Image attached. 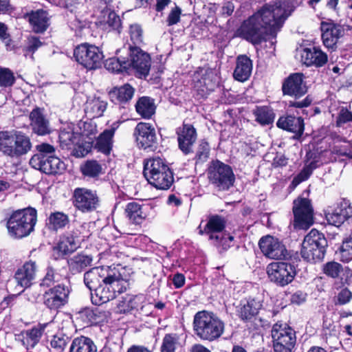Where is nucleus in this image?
I'll return each instance as SVG.
<instances>
[{
  "label": "nucleus",
  "mask_w": 352,
  "mask_h": 352,
  "mask_svg": "<svg viewBox=\"0 0 352 352\" xmlns=\"http://www.w3.org/2000/svg\"><path fill=\"white\" fill-rule=\"evenodd\" d=\"M294 8L292 0L265 3L243 21L236 34L253 44L260 43L265 34L275 37Z\"/></svg>",
  "instance_id": "1"
},
{
  "label": "nucleus",
  "mask_w": 352,
  "mask_h": 352,
  "mask_svg": "<svg viewBox=\"0 0 352 352\" xmlns=\"http://www.w3.org/2000/svg\"><path fill=\"white\" fill-rule=\"evenodd\" d=\"M96 132V125L91 122L80 121L76 127L68 124L60 129V146L72 150V154L77 157H82L91 151Z\"/></svg>",
  "instance_id": "2"
},
{
  "label": "nucleus",
  "mask_w": 352,
  "mask_h": 352,
  "mask_svg": "<svg viewBox=\"0 0 352 352\" xmlns=\"http://www.w3.org/2000/svg\"><path fill=\"white\" fill-rule=\"evenodd\" d=\"M224 327L223 322L212 312L201 311L194 316L193 331L201 340H216L223 333Z\"/></svg>",
  "instance_id": "3"
},
{
  "label": "nucleus",
  "mask_w": 352,
  "mask_h": 352,
  "mask_svg": "<svg viewBox=\"0 0 352 352\" xmlns=\"http://www.w3.org/2000/svg\"><path fill=\"white\" fill-rule=\"evenodd\" d=\"M128 286L127 280L120 273L113 271L94 292H91V302L96 305L107 303L114 299L116 294L124 292Z\"/></svg>",
  "instance_id": "4"
},
{
  "label": "nucleus",
  "mask_w": 352,
  "mask_h": 352,
  "mask_svg": "<svg viewBox=\"0 0 352 352\" xmlns=\"http://www.w3.org/2000/svg\"><path fill=\"white\" fill-rule=\"evenodd\" d=\"M143 173L149 184L158 189L166 190L173 182L170 169L164 160L160 157L147 160L144 164Z\"/></svg>",
  "instance_id": "5"
},
{
  "label": "nucleus",
  "mask_w": 352,
  "mask_h": 352,
  "mask_svg": "<svg viewBox=\"0 0 352 352\" xmlns=\"http://www.w3.org/2000/svg\"><path fill=\"white\" fill-rule=\"evenodd\" d=\"M36 223V211L29 208L14 212L7 221V228L11 236L21 239L34 230Z\"/></svg>",
  "instance_id": "6"
},
{
  "label": "nucleus",
  "mask_w": 352,
  "mask_h": 352,
  "mask_svg": "<svg viewBox=\"0 0 352 352\" xmlns=\"http://www.w3.org/2000/svg\"><path fill=\"white\" fill-rule=\"evenodd\" d=\"M30 138L21 132H0V151L11 157H18L30 151Z\"/></svg>",
  "instance_id": "7"
},
{
  "label": "nucleus",
  "mask_w": 352,
  "mask_h": 352,
  "mask_svg": "<svg viewBox=\"0 0 352 352\" xmlns=\"http://www.w3.org/2000/svg\"><path fill=\"white\" fill-rule=\"evenodd\" d=\"M327 241L323 234L312 229L302 243L301 256L309 262H316L324 258Z\"/></svg>",
  "instance_id": "8"
},
{
  "label": "nucleus",
  "mask_w": 352,
  "mask_h": 352,
  "mask_svg": "<svg viewBox=\"0 0 352 352\" xmlns=\"http://www.w3.org/2000/svg\"><path fill=\"white\" fill-rule=\"evenodd\" d=\"M208 177L210 182L220 190H228L235 181L232 168L219 160L211 162L208 169Z\"/></svg>",
  "instance_id": "9"
},
{
  "label": "nucleus",
  "mask_w": 352,
  "mask_h": 352,
  "mask_svg": "<svg viewBox=\"0 0 352 352\" xmlns=\"http://www.w3.org/2000/svg\"><path fill=\"white\" fill-rule=\"evenodd\" d=\"M91 226V223H84L79 228L64 234L54 249L58 252V256H63L76 250L80 247L81 241L89 236V228Z\"/></svg>",
  "instance_id": "10"
},
{
  "label": "nucleus",
  "mask_w": 352,
  "mask_h": 352,
  "mask_svg": "<svg viewBox=\"0 0 352 352\" xmlns=\"http://www.w3.org/2000/svg\"><path fill=\"white\" fill-rule=\"evenodd\" d=\"M272 337L274 352H292L296 341L295 331L285 324H275Z\"/></svg>",
  "instance_id": "11"
},
{
  "label": "nucleus",
  "mask_w": 352,
  "mask_h": 352,
  "mask_svg": "<svg viewBox=\"0 0 352 352\" xmlns=\"http://www.w3.org/2000/svg\"><path fill=\"white\" fill-rule=\"evenodd\" d=\"M74 56L79 64L87 69L99 67L103 59V54L100 49L88 43L77 46L74 51Z\"/></svg>",
  "instance_id": "12"
},
{
  "label": "nucleus",
  "mask_w": 352,
  "mask_h": 352,
  "mask_svg": "<svg viewBox=\"0 0 352 352\" xmlns=\"http://www.w3.org/2000/svg\"><path fill=\"white\" fill-rule=\"evenodd\" d=\"M267 273L272 282L281 287L292 283L296 274L295 267L285 262H273L269 264Z\"/></svg>",
  "instance_id": "13"
},
{
  "label": "nucleus",
  "mask_w": 352,
  "mask_h": 352,
  "mask_svg": "<svg viewBox=\"0 0 352 352\" xmlns=\"http://www.w3.org/2000/svg\"><path fill=\"white\" fill-rule=\"evenodd\" d=\"M294 226L307 229L313 224V208L309 199L299 197L294 201Z\"/></svg>",
  "instance_id": "14"
},
{
  "label": "nucleus",
  "mask_w": 352,
  "mask_h": 352,
  "mask_svg": "<svg viewBox=\"0 0 352 352\" xmlns=\"http://www.w3.org/2000/svg\"><path fill=\"white\" fill-rule=\"evenodd\" d=\"M73 198L74 206L82 212L94 211L99 203L96 192L86 188H76Z\"/></svg>",
  "instance_id": "15"
},
{
  "label": "nucleus",
  "mask_w": 352,
  "mask_h": 352,
  "mask_svg": "<svg viewBox=\"0 0 352 352\" xmlns=\"http://www.w3.org/2000/svg\"><path fill=\"white\" fill-rule=\"evenodd\" d=\"M258 245L263 255L270 259H283L287 257V250L278 239L266 235L258 242Z\"/></svg>",
  "instance_id": "16"
},
{
  "label": "nucleus",
  "mask_w": 352,
  "mask_h": 352,
  "mask_svg": "<svg viewBox=\"0 0 352 352\" xmlns=\"http://www.w3.org/2000/svg\"><path fill=\"white\" fill-rule=\"evenodd\" d=\"M129 69H133L140 77L146 76L151 67V58L148 54L138 47L130 46Z\"/></svg>",
  "instance_id": "17"
},
{
  "label": "nucleus",
  "mask_w": 352,
  "mask_h": 352,
  "mask_svg": "<svg viewBox=\"0 0 352 352\" xmlns=\"http://www.w3.org/2000/svg\"><path fill=\"white\" fill-rule=\"evenodd\" d=\"M39 156H32L30 164L32 168L46 174H57L65 168V163L55 155H49L48 158L41 162Z\"/></svg>",
  "instance_id": "18"
},
{
  "label": "nucleus",
  "mask_w": 352,
  "mask_h": 352,
  "mask_svg": "<svg viewBox=\"0 0 352 352\" xmlns=\"http://www.w3.org/2000/svg\"><path fill=\"white\" fill-rule=\"evenodd\" d=\"M303 74L294 73L290 74L283 82L282 90L284 95L299 98L304 96L307 88L303 80Z\"/></svg>",
  "instance_id": "19"
},
{
  "label": "nucleus",
  "mask_w": 352,
  "mask_h": 352,
  "mask_svg": "<svg viewBox=\"0 0 352 352\" xmlns=\"http://www.w3.org/2000/svg\"><path fill=\"white\" fill-rule=\"evenodd\" d=\"M138 145L144 149L153 148L157 144L155 128L149 123H138L134 131Z\"/></svg>",
  "instance_id": "20"
},
{
  "label": "nucleus",
  "mask_w": 352,
  "mask_h": 352,
  "mask_svg": "<svg viewBox=\"0 0 352 352\" xmlns=\"http://www.w3.org/2000/svg\"><path fill=\"white\" fill-rule=\"evenodd\" d=\"M69 293L67 287L58 285L45 292L44 303L51 309H57L67 303Z\"/></svg>",
  "instance_id": "21"
},
{
  "label": "nucleus",
  "mask_w": 352,
  "mask_h": 352,
  "mask_svg": "<svg viewBox=\"0 0 352 352\" xmlns=\"http://www.w3.org/2000/svg\"><path fill=\"white\" fill-rule=\"evenodd\" d=\"M320 30L324 45L331 49L336 47L338 40L344 34V29L341 25L332 22L322 21L320 24Z\"/></svg>",
  "instance_id": "22"
},
{
  "label": "nucleus",
  "mask_w": 352,
  "mask_h": 352,
  "mask_svg": "<svg viewBox=\"0 0 352 352\" xmlns=\"http://www.w3.org/2000/svg\"><path fill=\"white\" fill-rule=\"evenodd\" d=\"M36 265L34 261H28L19 268L15 272L14 280L21 288H27L32 285L36 278Z\"/></svg>",
  "instance_id": "23"
},
{
  "label": "nucleus",
  "mask_w": 352,
  "mask_h": 352,
  "mask_svg": "<svg viewBox=\"0 0 352 352\" xmlns=\"http://www.w3.org/2000/svg\"><path fill=\"white\" fill-rule=\"evenodd\" d=\"M113 272L109 267H93L84 274V283L87 287L94 292Z\"/></svg>",
  "instance_id": "24"
},
{
  "label": "nucleus",
  "mask_w": 352,
  "mask_h": 352,
  "mask_svg": "<svg viewBox=\"0 0 352 352\" xmlns=\"http://www.w3.org/2000/svg\"><path fill=\"white\" fill-rule=\"evenodd\" d=\"M278 128L294 133V138L298 139L304 132L305 126L303 119L300 117L285 116L279 118L276 122Z\"/></svg>",
  "instance_id": "25"
},
{
  "label": "nucleus",
  "mask_w": 352,
  "mask_h": 352,
  "mask_svg": "<svg viewBox=\"0 0 352 352\" xmlns=\"http://www.w3.org/2000/svg\"><path fill=\"white\" fill-rule=\"evenodd\" d=\"M177 136L179 148L185 154L190 153L197 140L195 129L191 124H184L183 127L177 131Z\"/></svg>",
  "instance_id": "26"
},
{
  "label": "nucleus",
  "mask_w": 352,
  "mask_h": 352,
  "mask_svg": "<svg viewBox=\"0 0 352 352\" xmlns=\"http://www.w3.org/2000/svg\"><path fill=\"white\" fill-rule=\"evenodd\" d=\"M225 221L219 216H212L209 218L204 230H199V234L208 236L209 240L219 243L220 235L225 228Z\"/></svg>",
  "instance_id": "27"
},
{
  "label": "nucleus",
  "mask_w": 352,
  "mask_h": 352,
  "mask_svg": "<svg viewBox=\"0 0 352 352\" xmlns=\"http://www.w3.org/2000/svg\"><path fill=\"white\" fill-rule=\"evenodd\" d=\"M31 126L34 133L43 135L50 133V125L48 120L45 118L43 109L36 107L30 114Z\"/></svg>",
  "instance_id": "28"
},
{
  "label": "nucleus",
  "mask_w": 352,
  "mask_h": 352,
  "mask_svg": "<svg viewBox=\"0 0 352 352\" xmlns=\"http://www.w3.org/2000/svg\"><path fill=\"white\" fill-rule=\"evenodd\" d=\"M301 60L307 66L322 67L327 62V56L318 48H305L301 53Z\"/></svg>",
  "instance_id": "29"
},
{
  "label": "nucleus",
  "mask_w": 352,
  "mask_h": 352,
  "mask_svg": "<svg viewBox=\"0 0 352 352\" xmlns=\"http://www.w3.org/2000/svg\"><path fill=\"white\" fill-rule=\"evenodd\" d=\"M46 324H39L31 329L24 331L18 336V339L27 349L33 348L38 342Z\"/></svg>",
  "instance_id": "30"
},
{
  "label": "nucleus",
  "mask_w": 352,
  "mask_h": 352,
  "mask_svg": "<svg viewBox=\"0 0 352 352\" xmlns=\"http://www.w3.org/2000/svg\"><path fill=\"white\" fill-rule=\"evenodd\" d=\"M261 307V302L255 299L243 301L237 309V314L241 320L250 321L258 314Z\"/></svg>",
  "instance_id": "31"
},
{
  "label": "nucleus",
  "mask_w": 352,
  "mask_h": 352,
  "mask_svg": "<svg viewBox=\"0 0 352 352\" xmlns=\"http://www.w3.org/2000/svg\"><path fill=\"white\" fill-rule=\"evenodd\" d=\"M252 62L245 55H240L237 58L234 77L236 80L243 82L249 78L252 74Z\"/></svg>",
  "instance_id": "32"
},
{
  "label": "nucleus",
  "mask_w": 352,
  "mask_h": 352,
  "mask_svg": "<svg viewBox=\"0 0 352 352\" xmlns=\"http://www.w3.org/2000/svg\"><path fill=\"white\" fill-rule=\"evenodd\" d=\"M149 209L148 206L130 202L126 205L125 212L131 221L135 224H140L148 217Z\"/></svg>",
  "instance_id": "33"
},
{
  "label": "nucleus",
  "mask_w": 352,
  "mask_h": 352,
  "mask_svg": "<svg viewBox=\"0 0 352 352\" xmlns=\"http://www.w3.org/2000/svg\"><path fill=\"white\" fill-rule=\"evenodd\" d=\"M28 21L33 30L37 33L45 31L48 26L47 14L43 10L31 12L28 14Z\"/></svg>",
  "instance_id": "34"
},
{
  "label": "nucleus",
  "mask_w": 352,
  "mask_h": 352,
  "mask_svg": "<svg viewBox=\"0 0 352 352\" xmlns=\"http://www.w3.org/2000/svg\"><path fill=\"white\" fill-rule=\"evenodd\" d=\"M135 89L129 84H125L120 87H116L109 92L111 100L115 103L126 102L134 95Z\"/></svg>",
  "instance_id": "35"
},
{
  "label": "nucleus",
  "mask_w": 352,
  "mask_h": 352,
  "mask_svg": "<svg viewBox=\"0 0 352 352\" xmlns=\"http://www.w3.org/2000/svg\"><path fill=\"white\" fill-rule=\"evenodd\" d=\"M107 107V102L100 98H89L85 111L88 116L98 118L103 115Z\"/></svg>",
  "instance_id": "36"
},
{
  "label": "nucleus",
  "mask_w": 352,
  "mask_h": 352,
  "mask_svg": "<svg viewBox=\"0 0 352 352\" xmlns=\"http://www.w3.org/2000/svg\"><path fill=\"white\" fill-rule=\"evenodd\" d=\"M93 258L91 255L78 254L68 261L70 272L75 274L81 272L85 267L91 265Z\"/></svg>",
  "instance_id": "37"
},
{
  "label": "nucleus",
  "mask_w": 352,
  "mask_h": 352,
  "mask_svg": "<svg viewBox=\"0 0 352 352\" xmlns=\"http://www.w3.org/2000/svg\"><path fill=\"white\" fill-rule=\"evenodd\" d=\"M97 347L93 340L85 336L75 338L69 346V352H96Z\"/></svg>",
  "instance_id": "38"
},
{
  "label": "nucleus",
  "mask_w": 352,
  "mask_h": 352,
  "mask_svg": "<svg viewBox=\"0 0 352 352\" xmlns=\"http://www.w3.org/2000/svg\"><path fill=\"white\" fill-rule=\"evenodd\" d=\"M155 104L153 99L143 96L138 99L135 104L137 113L143 118H150L155 112Z\"/></svg>",
  "instance_id": "39"
},
{
  "label": "nucleus",
  "mask_w": 352,
  "mask_h": 352,
  "mask_svg": "<svg viewBox=\"0 0 352 352\" xmlns=\"http://www.w3.org/2000/svg\"><path fill=\"white\" fill-rule=\"evenodd\" d=\"M100 23L108 24L113 28H116L120 25V19L116 12L109 8H100L94 11Z\"/></svg>",
  "instance_id": "40"
},
{
  "label": "nucleus",
  "mask_w": 352,
  "mask_h": 352,
  "mask_svg": "<svg viewBox=\"0 0 352 352\" xmlns=\"http://www.w3.org/2000/svg\"><path fill=\"white\" fill-rule=\"evenodd\" d=\"M116 126H112L111 129L104 130L98 138L96 147L104 153L108 154L112 148L113 137L115 133Z\"/></svg>",
  "instance_id": "41"
},
{
  "label": "nucleus",
  "mask_w": 352,
  "mask_h": 352,
  "mask_svg": "<svg viewBox=\"0 0 352 352\" xmlns=\"http://www.w3.org/2000/svg\"><path fill=\"white\" fill-rule=\"evenodd\" d=\"M182 348L179 336L176 333L166 334L162 340L161 352H177Z\"/></svg>",
  "instance_id": "42"
},
{
  "label": "nucleus",
  "mask_w": 352,
  "mask_h": 352,
  "mask_svg": "<svg viewBox=\"0 0 352 352\" xmlns=\"http://www.w3.org/2000/svg\"><path fill=\"white\" fill-rule=\"evenodd\" d=\"M67 214L62 212H55L48 217L47 226L50 230L57 231L64 228L69 223Z\"/></svg>",
  "instance_id": "43"
},
{
  "label": "nucleus",
  "mask_w": 352,
  "mask_h": 352,
  "mask_svg": "<svg viewBox=\"0 0 352 352\" xmlns=\"http://www.w3.org/2000/svg\"><path fill=\"white\" fill-rule=\"evenodd\" d=\"M340 203L333 208H328L325 216L327 222L335 226H340L345 221Z\"/></svg>",
  "instance_id": "44"
},
{
  "label": "nucleus",
  "mask_w": 352,
  "mask_h": 352,
  "mask_svg": "<svg viewBox=\"0 0 352 352\" xmlns=\"http://www.w3.org/2000/svg\"><path fill=\"white\" fill-rule=\"evenodd\" d=\"M254 115L256 120L261 125H267L273 122L274 113L272 109L267 107H258L254 111Z\"/></svg>",
  "instance_id": "45"
},
{
  "label": "nucleus",
  "mask_w": 352,
  "mask_h": 352,
  "mask_svg": "<svg viewBox=\"0 0 352 352\" xmlns=\"http://www.w3.org/2000/svg\"><path fill=\"white\" fill-rule=\"evenodd\" d=\"M129 60L118 58H110L105 62V67L112 72H121L129 69Z\"/></svg>",
  "instance_id": "46"
},
{
  "label": "nucleus",
  "mask_w": 352,
  "mask_h": 352,
  "mask_svg": "<svg viewBox=\"0 0 352 352\" xmlns=\"http://www.w3.org/2000/svg\"><path fill=\"white\" fill-rule=\"evenodd\" d=\"M81 171L85 176L95 177L101 173L102 166L97 161L90 160L81 166Z\"/></svg>",
  "instance_id": "47"
},
{
  "label": "nucleus",
  "mask_w": 352,
  "mask_h": 352,
  "mask_svg": "<svg viewBox=\"0 0 352 352\" xmlns=\"http://www.w3.org/2000/svg\"><path fill=\"white\" fill-rule=\"evenodd\" d=\"M69 342V338L63 333H58L53 336L50 345L54 352H63Z\"/></svg>",
  "instance_id": "48"
},
{
  "label": "nucleus",
  "mask_w": 352,
  "mask_h": 352,
  "mask_svg": "<svg viewBox=\"0 0 352 352\" xmlns=\"http://www.w3.org/2000/svg\"><path fill=\"white\" fill-rule=\"evenodd\" d=\"M339 256L342 261L348 263L352 260V237L343 241L340 248Z\"/></svg>",
  "instance_id": "49"
},
{
  "label": "nucleus",
  "mask_w": 352,
  "mask_h": 352,
  "mask_svg": "<svg viewBox=\"0 0 352 352\" xmlns=\"http://www.w3.org/2000/svg\"><path fill=\"white\" fill-rule=\"evenodd\" d=\"M210 151L208 143L205 140H201L199 143L195 155L197 162H206L209 157Z\"/></svg>",
  "instance_id": "50"
},
{
  "label": "nucleus",
  "mask_w": 352,
  "mask_h": 352,
  "mask_svg": "<svg viewBox=\"0 0 352 352\" xmlns=\"http://www.w3.org/2000/svg\"><path fill=\"white\" fill-rule=\"evenodd\" d=\"M15 78L13 73L7 68L0 67V87H9L14 83Z\"/></svg>",
  "instance_id": "51"
},
{
  "label": "nucleus",
  "mask_w": 352,
  "mask_h": 352,
  "mask_svg": "<svg viewBox=\"0 0 352 352\" xmlns=\"http://www.w3.org/2000/svg\"><path fill=\"white\" fill-rule=\"evenodd\" d=\"M129 34L131 41L135 45H140L143 41V32L138 24H132L129 26Z\"/></svg>",
  "instance_id": "52"
},
{
  "label": "nucleus",
  "mask_w": 352,
  "mask_h": 352,
  "mask_svg": "<svg viewBox=\"0 0 352 352\" xmlns=\"http://www.w3.org/2000/svg\"><path fill=\"white\" fill-rule=\"evenodd\" d=\"M36 150L38 151V153L34 155L33 156H39L41 157L40 160L41 162L45 160L46 158H48L49 155H54L55 148L53 146L43 143L36 146Z\"/></svg>",
  "instance_id": "53"
},
{
  "label": "nucleus",
  "mask_w": 352,
  "mask_h": 352,
  "mask_svg": "<svg viewBox=\"0 0 352 352\" xmlns=\"http://www.w3.org/2000/svg\"><path fill=\"white\" fill-rule=\"evenodd\" d=\"M89 315L91 317L92 322L100 323L107 320L109 317L110 313L100 307H96L91 310Z\"/></svg>",
  "instance_id": "54"
},
{
  "label": "nucleus",
  "mask_w": 352,
  "mask_h": 352,
  "mask_svg": "<svg viewBox=\"0 0 352 352\" xmlns=\"http://www.w3.org/2000/svg\"><path fill=\"white\" fill-rule=\"evenodd\" d=\"M342 270V265L334 261L327 263L323 268L324 274L331 278L338 277Z\"/></svg>",
  "instance_id": "55"
},
{
  "label": "nucleus",
  "mask_w": 352,
  "mask_h": 352,
  "mask_svg": "<svg viewBox=\"0 0 352 352\" xmlns=\"http://www.w3.org/2000/svg\"><path fill=\"white\" fill-rule=\"evenodd\" d=\"M316 166H313L312 164H310L309 166L305 167L301 172L294 178L292 183L294 185H298L303 181L307 179L311 175L312 170L315 168Z\"/></svg>",
  "instance_id": "56"
},
{
  "label": "nucleus",
  "mask_w": 352,
  "mask_h": 352,
  "mask_svg": "<svg viewBox=\"0 0 352 352\" xmlns=\"http://www.w3.org/2000/svg\"><path fill=\"white\" fill-rule=\"evenodd\" d=\"M60 276L57 273L55 272L54 270L52 267H48L47 270V273L43 278L41 285L50 287L54 282L59 280Z\"/></svg>",
  "instance_id": "57"
},
{
  "label": "nucleus",
  "mask_w": 352,
  "mask_h": 352,
  "mask_svg": "<svg viewBox=\"0 0 352 352\" xmlns=\"http://www.w3.org/2000/svg\"><path fill=\"white\" fill-rule=\"evenodd\" d=\"M182 14V10L178 6L173 8L166 19V23L168 26H171L177 24L180 21V16Z\"/></svg>",
  "instance_id": "58"
},
{
  "label": "nucleus",
  "mask_w": 352,
  "mask_h": 352,
  "mask_svg": "<svg viewBox=\"0 0 352 352\" xmlns=\"http://www.w3.org/2000/svg\"><path fill=\"white\" fill-rule=\"evenodd\" d=\"M133 307V299L130 296L122 298V300H120L117 305V311L120 313H125Z\"/></svg>",
  "instance_id": "59"
},
{
  "label": "nucleus",
  "mask_w": 352,
  "mask_h": 352,
  "mask_svg": "<svg viewBox=\"0 0 352 352\" xmlns=\"http://www.w3.org/2000/svg\"><path fill=\"white\" fill-rule=\"evenodd\" d=\"M234 239L232 236L229 234L224 233L220 235L219 243H217L214 241H212L213 244L218 247H221L223 250H227L231 246V243Z\"/></svg>",
  "instance_id": "60"
},
{
  "label": "nucleus",
  "mask_w": 352,
  "mask_h": 352,
  "mask_svg": "<svg viewBox=\"0 0 352 352\" xmlns=\"http://www.w3.org/2000/svg\"><path fill=\"white\" fill-rule=\"evenodd\" d=\"M351 121H352V113L348 109L342 108L339 113L337 124L340 126L342 124Z\"/></svg>",
  "instance_id": "61"
},
{
  "label": "nucleus",
  "mask_w": 352,
  "mask_h": 352,
  "mask_svg": "<svg viewBox=\"0 0 352 352\" xmlns=\"http://www.w3.org/2000/svg\"><path fill=\"white\" fill-rule=\"evenodd\" d=\"M352 298V293L346 288L342 289L338 294V302L340 305L349 302Z\"/></svg>",
  "instance_id": "62"
},
{
  "label": "nucleus",
  "mask_w": 352,
  "mask_h": 352,
  "mask_svg": "<svg viewBox=\"0 0 352 352\" xmlns=\"http://www.w3.org/2000/svg\"><path fill=\"white\" fill-rule=\"evenodd\" d=\"M340 204L342 210V212L344 215V219L346 220L352 217V204L344 199L340 202Z\"/></svg>",
  "instance_id": "63"
},
{
  "label": "nucleus",
  "mask_w": 352,
  "mask_h": 352,
  "mask_svg": "<svg viewBox=\"0 0 352 352\" xmlns=\"http://www.w3.org/2000/svg\"><path fill=\"white\" fill-rule=\"evenodd\" d=\"M311 103V100L309 97H306L300 101H289L287 103L288 107L304 108L309 106Z\"/></svg>",
  "instance_id": "64"
}]
</instances>
